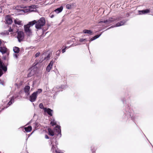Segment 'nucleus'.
Segmentation results:
<instances>
[{"mask_svg":"<svg viewBox=\"0 0 153 153\" xmlns=\"http://www.w3.org/2000/svg\"><path fill=\"white\" fill-rule=\"evenodd\" d=\"M36 22L35 20L30 22L26 25L24 26V30L27 35L28 36H30L32 35V31L30 27L32 26Z\"/></svg>","mask_w":153,"mask_h":153,"instance_id":"1","label":"nucleus"},{"mask_svg":"<svg viewBox=\"0 0 153 153\" xmlns=\"http://www.w3.org/2000/svg\"><path fill=\"white\" fill-rule=\"evenodd\" d=\"M49 134L51 136H53L54 134L57 136V137L60 138L61 136V129L60 126H57L55 128V133L51 129H48Z\"/></svg>","mask_w":153,"mask_h":153,"instance_id":"2","label":"nucleus"},{"mask_svg":"<svg viewBox=\"0 0 153 153\" xmlns=\"http://www.w3.org/2000/svg\"><path fill=\"white\" fill-rule=\"evenodd\" d=\"M36 23L35 25L36 28L37 29H39L44 25L45 23V20L43 18H41Z\"/></svg>","mask_w":153,"mask_h":153,"instance_id":"3","label":"nucleus"},{"mask_svg":"<svg viewBox=\"0 0 153 153\" xmlns=\"http://www.w3.org/2000/svg\"><path fill=\"white\" fill-rule=\"evenodd\" d=\"M36 68L35 66H33L30 68L28 70V77H30L33 75L36 72Z\"/></svg>","mask_w":153,"mask_h":153,"instance_id":"4","label":"nucleus"},{"mask_svg":"<svg viewBox=\"0 0 153 153\" xmlns=\"http://www.w3.org/2000/svg\"><path fill=\"white\" fill-rule=\"evenodd\" d=\"M115 21L114 19L113 18H111L106 20L103 21L102 19H101L99 22V23H104L106 24V25H108Z\"/></svg>","mask_w":153,"mask_h":153,"instance_id":"5","label":"nucleus"},{"mask_svg":"<svg viewBox=\"0 0 153 153\" xmlns=\"http://www.w3.org/2000/svg\"><path fill=\"white\" fill-rule=\"evenodd\" d=\"M18 41L19 42H21L22 40L24 38V33L22 31H19L18 32V35L17 37Z\"/></svg>","mask_w":153,"mask_h":153,"instance_id":"6","label":"nucleus"},{"mask_svg":"<svg viewBox=\"0 0 153 153\" xmlns=\"http://www.w3.org/2000/svg\"><path fill=\"white\" fill-rule=\"evenodd\" d=\"M36 5H31L29 7V8L27 9L28 10L26 11V10L25 9L23 10V12H27L28 11L32 12L36 10Z\"/></svg>","mask_w":153,"mask_h":153,"instance_id":"7","label":"nucleus"},{"mask_svg":"<svg viewBox=\"0 0 153 153\" xmlns=\"http://www.w3.org/2000/svg\"><path fill=\"white\" fill-rule=\"evenodd\" d=\"M37 96L34 92L31 94L30 97V100L32 102L35 101L37 98Z\"/></svg>","mask_w":153,"mask_h":153,"instance_id":"8","label":"nucleus"},{"mask_svg":"<svg viewBox=\"0 0 153 153\" xmlns=\"http://www.w3.org/2000/svg\"><path fill=\"white\" fill-rule=\"evenodd\" d=\"M51 144H52V146L51 148V151H52L53 153L55 152L56 153H63V152H59L56 150V148L57 147V146L56 145L54 146L53 143L51 142Z\"/></svg>","mask_w":153,"mask_h":153,"instance_id":"9","label":"nucleus"},{"mask_svg":"<svg viewBox=\"0 0 153 153\" xmlns=\"http://www.w3.org/2000/svg\"><path fill=\"white\" fill-rule=\"evenodd\" d=\"M44 111L45 112H47L48 114L50 116H52L53 111L49 108H44Z\"/></svg>","mask_w":153,"mask_h":153,"instance_id":"10","label":"nucleus"},{"mask_svg":"<svg viewBox=\"0 0 153 153\" xmlns=\"http://www.w3.org/2000/svg\"><path fill=\"white\" fill-rule=\"evenodd\" d=\"M126 23V22L124 21H122L120 22L117 23L115 26H112L111 27L109 28L108 29H109L110 28L114 27H119L122 25H123L125 23Z\"/></svg>","mask_w":153,"mask_h":153,"instance_id":"11","label":"nucleus"},{"mask_svg":"<svg viewBox=\"0 0 153 153\" xmlns=\"http://www.w3.org/2000/svg\"><path fill=\"white\" fill-rule=\"evenodd\" d=\"M6 23L8 24H10L12 22L11 18L9 16H7L5 18Z\"/></svg>","mask_w":153,"mask_h":153,"instance_id":"12","label":"nucleus"},{"mask_svg":"<svg viewBox=\"0 0 153 153\" xmlns=\"http://www.w3.org/2000/svg\"><path fill=\"white\" fill-rule=\"evenodd\" d=\"M30 87L29 86H26L24 88V91L25 93L27 95L30 94Z\"/></svg>","mask_w":153,"mask_h":153,"instance_id":"13","label":"nucleus"},{"mask_svg":"<svg viewBox=\"0 0 153 153\" xmlns=\"http://www.w3.org/2000/svg\"><path fill=\"white\" fill-rule=\"evenodd\" d=\"M150 12V10L149 9H146L142 10L139 11V13L140 14H145Z\"/></svg>","mask_w":153,"mask_h":153,"instance_id":"14","label":"nucleus"},{"mask_svg":"<svg viewBox=\"0 0 153 153\" xmlns=\"http://www.w3.org/2000/svg\"><path fill=\"white\" fill-rule=\"evenodd\" d=\"M7 51V49L5 47H0V52L2 54H4L6 53Z\"/></svg>","mask_w":153,"mask_h":153,"instance_id":"15","label":"nucleus"},{"mask_svg":"<svg viewBox=\"0 0 153 153\" xmlns=\"http://www.w3.org/2000/svg\"><path fill=\"white\" fill-rule=\"evenodd\" d=\"M63 7L62 6L56 9L54 11L57 13H59L61 12L62 10Z\"/></svg>","mask_w":153,"mask_h":153,"instance_id":"16","label":"nucleus"},{"mask_svg":"<svg viewBox=\"0 0 153 153\" xmlns=\"http://www.w3.org/2000/svg\"><path fill=\"white\" fill-rule=\"evenodd\" d=\"M83 32L84 33L88 34L90 35H91L92 33L91 30H83Z\"/></svg>","mask_w":153,"mask_h":153,"instance_id":"17","label":"nucleus"},{"mask_svg":"<svg viewBox=\"0 0 153 153\" xmlns=\"http://www.w3.org/2000/svg\"><path fill=\"white\" fill-rule=\"evenodd\" d=\"M101 35V34H100V35H97L95 36L94 37H92L89 40V42H91L92 41H93L94 40L96 39L97 38H99Z\"/></svg>","mask_w":153,"mask_h":153,"instance_id":"18","label":"nucleus"},{"mask_svg":"<svg viewBox=\"0 0 153 153\" xmlns=\"http://www.w3.org/2000/svg\"><path fill=\"white\" fill-rule=\"evenodd\" d=\"M13 51L15 53H18L20 51L19 48L17 47H14L13 48Z\"/></svg>","mask_w":153,"mask_h":153,"instance_id":"19","label":"nucleus"},{"mask_svg":"<svg viewBox=\"0 0 153 153\" xmlns=\"http://www.w3.org/2000/svg\"><path fill=\"white\" fill-rule=\"evenodd\" d=\"M74 4L73 3L67 4L66 5V7L68 9H71L74 7Z\"/></svg>","mask_w":153,"mask_h":153,"instance_id":"20","label":"nucleus"},{"mask_svg":"<svg viewBox=\"0 0 153 153\" xmlns=\"http://www.w3.org/2000/svg\"><path fill=\"white\" fill-rule=\"evenodd\" d=\"M14 97H13L12 98L11 100L7 104V107L9 106L10 105H11L14 102Z\"/></svg>","mask_w":153,"mask_h":153,"instance_id":"21","label":"nucleus"},{"mask_svg":"<svg viewBox=\"0 0 153 153\" xmlns=\"http://www.w3.org/2000/svg\"><path fill=\"white\" fill-rule=\"evenodd\" d=\"M24 128L26 132H29L31 131L32 128L31 126H29L27 127H25Z\"/></svg>","mask_w":153,"mask_h":153,"instance_id":"22","label":"nucleus"},{"mask_svg":"<svg viewBox=\"0 0 153 153\" xmlns=\"http://www.w3.org/2000/svg\"><path fill=\"white\" fill-rule=\"evenodd\" d=\"M21 21L19 20L18 19H15L14 20V22L16 24H17L19 25H22L21 23Z\"/></svg>","mask_w":153,"mask_h":153,"instance_id":"23","label":"nucleus"},{"mask_svg":"<svg viewBox=\"0 0 153 153\" xmlns=\"http://www.w3.org/2000/svg\"><path fill=\"white\" fill-rule=\"evenodd\" d=\"M50 124L52 125V126H53L56 124V123L54 119H51V120Z\"/></svg>","mask_w":153,"mask_h":153,"instance_id":"24","label":"nucleus"},{"mask_svg":"<svg viewBox=\"0 0 153 153\" xmlns=\"http://www.w3.org/2000/svg\"><path fill=\"white\" fill-rule=\"evenodd\" d=\"M42 91V89H38L37 91L36 92H34V93H35V94L37 96V95L39 94H40Z\"/></svg>","mask_w":153,"mask_h":153,"instance_id":"25","label":"nucleus"},{"mask_svg":"<svg viewBox=\"0 0 153 153\" xmlns=\"http://www.w3.org/2000/svg\"><path fill=\"white\" fill-rule=\"evenodd\" d=\"M39 107L41 109H43L44 110V108H44V107L43 104L42 103H40L39 105Z\"/></svg>","mask_w":153,"mask_h":153,"instance_id":"26","label":"nucleus"},{"mask_svg":"<svg viewBox=\"0 0 153 153\" xmlns=\"http://www.w3.org/2000/svg\"><path fill=\"white\" fill-rule=\"evenodd\" d=\"M52 68L51 67L48 65L46 68V70L48 71L49 72Z\"/></svg>","mask_w":153,"mask_h":153,"instance_id":"27","label":"nucleus"},{"mask_svg":"<svg viewBox=\"0 0 153 153\" xmlns=\"http://www.w3.org/2000/svg\"><path fill=\"white\" fill-rule=\"evenodd\" d=\"M53 63V61H51V62H50V63H49V64L48 65L52 68Z\"/></svg>","mask_w":153,"mask_h":153,"instance_id":"28","label":"nucleus"},{"mask_svg":"<svg viewBox=\"0 0 153 153\" xmlns=\"http://www.w3.org/2000/svg\"><path fill=\"white\" fill-rule=\"evenodd\" d=\"M60 53V51L59 50L57 51L56 52V54L57 55V56H59Z\"/></svg>","mask_w":153,"mask_h":153,"instance_id":"29","label":"nucleus"},{"mask_svg":"<svg viewBox=\"0 0 153 153\" xmlns=\"http://www.w3.org/2000/svg\"><path fill=\"white\" fill-rule=\"evenodd\" d=\"M19 56V54L18 53H14L13 54L14 57L16 58H18V56Z\"/></svg>","mask_w":153,"mask_h":153,"instance_id":"30","label":"nucleus"},{"mask_svg":"<svg viewBox=\"0 0 153 153\" xmlns=\"http://www.w3.org/2000/svg\"><path fill=\"white\" fill-rule=\"evenodd\" d=\"M84 41H87V40L86 39H80V40H79V41L80 42H82Z\"/></svg>","mask_w":153,"mask_h":153,"instance_id":"31","label":"nucleus"},{"mask_svg":"<svg viewBox=\"0 0 153 153\" xmlns=\"http://www.w3.org/2000/svg\"><path fill=\"white\" fill-rule=\"evenodd\" d=\"M50 56L49 54L46 57H45V59L46 60H48L50 58Z\"/></svg>","mask_w":153,"mask_h":153,"instance_id":"32","label":"nucleus"},{"mask_svg":"<svg viewBox=\"0 0 153 153\" xmlns=\"http://www.w3.org/2000/svg\"><path fill=\"white\" fill-rule=\"evenodd\" d=\"M40 54V53L38 52L37 53H36L35 55V56L36 57H38Z\"/></svg>","mask_w":153,"mask_h":153,"instance_id":"33","label":"nucleus"},{"mask_svg":"<svg viewBox=\"0 0 153 153\" xmlns=\"http://www.w3.org/2000/svg\"><path fill=\"white\" fill-rule=\"evenodd\" d=\"M67 47H66L65 48H63L62 50V53H64L65 51V49Z\"/></svg>","mask_w":153,"mask_h":153,"instance_id":"34","label":"nucleus"},{"mask_svg":"<svg viewBox=\"0 0 153 153\" xmlns=\"http://www.w3.org/2000/svg\"><path fill=\"white\" fill-rule=\"evenodd\" d=\"M2 74L3 72L2 70L0 69V77L2 75Z\"/></svg>","mask_w":153,"mask_h":153,"instance_id":"35","label":"nucleus"},{"mask_svg":"<svg viewBox=\"0 0 153 153\" xmlns=\"http://www.w3.org/2000/svg\"><path fill=\"white\" fill-rule=\"evenodd\" d=\"M13 31V29H11L10 28L9 30V31L10 32H12Z\"/></svg>","mask_w":153,"mask_h":153,"instance_id":"36","label":"nucleus"},{"mask_svg":"<svg viewBox=\"0 0 153 153\" xmlns=\"http://www.w3.org/2000/svg\"><path fill=\"white\" fill-rule=\"evenodd\" d=\"M45 138L47 139H49L48 136L47 135H45Z\"/></svg>","mask_w":153,"mask_h":153,"instance_id":"37","label":"nucleus"},{"mask_svg":"<svg viewBox=\"0 0 153 153\" xmlns=\"http://www.w3.org/2000/svg\"><path fill=\"white\" fill-rule=\"evenodd\" d=\"M50 16L51 18H53L54 16L53 15H50Z\"/></svg>","mask_w":153,"mask_h":153,"instance_id":"38","label":"nucleus"},{"mask_svg":"<svg viewBox=\"0 0 153 153\" xmlns=\"http://www.w3.org/2000/svg\"><path fill=\"white\" fill-rule=\"evenodd\" d=\"M1 40H0V46L1 45Z\"/></svg>","mask_w":153,"mask_h":153,"instance_id":"39","label":"nucleus"},{"mask_svg":"<svg viewBox=\"0 0 153 153\" xmlns=\"http://www.w3.org/2000/svg\"><path fill=\"white\" fill-rule=\"evenodd\" d=\"M70 41H69V42H67V43H68V44H69V43H70Z\"/></svg>","mask_w":153,"mask_h":153,"instance_id":"40","label":"nucleus"},{"mask_svg":"<svg viewBox=\"0 0 153 153\" xmlns=\"http://www.w3.org/2000/svg\"><path fill=\"white\" fill-rule=\"evenodd\" d=\"M55 144H57V142H56H56H55Z\"/></svg>","mask_w":153,"mask_h":153,"instance_id":"41","label":"nucleus"},{"mask_svg":"<svg viewBox=\"0 0 153 153\" xmlns=\"http://www.w3.org/2000/svg\"><path fill=\"white\" fill-rule=\"evenodd\" d=\"M61 88H64L63 87H62V86Z\"/></svg>","mask_w":153,"mask_h":153,"instance_id":"42","label":"nucleus"},{"mask_svg":"<svg viewBox=\"0 0 153 153\" xmlns=\"http://www.w3.org/2000/svg\"><path fill=\"white\" fill-rule=\"evenodd\" d=\"M80 44H77L76 45H79Z\"/></svg>","mask_w":153,"mask_h":153,"instance_id":"43","label":"nucleus"},{"mask_svg":"<svg viewBox=\"0 0 153 153\" xmlns=\"http://www.w3.org/2000/svg\"><path fill=\"white\" fill-rule=\"evenodd\" d=\"M0 153H1L0 152Z\"/></svg>","mask_w":153,"mask_h":153,"instance_id":"44","label":"nucleus"}]
</instances>
